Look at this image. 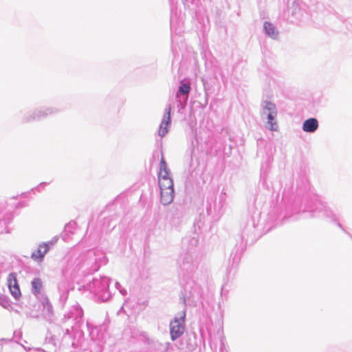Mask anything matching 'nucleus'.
<instances>
[{
	"label": "nucleus",
	"instance_id": "1",
	"mask_svg": "<svg viewBox=\"0 0 352 352\" xmlns=\"http://www.w3.org/2000/svg\"><path fill=\"white\" fill-rule=\"evenodd\" d=\"M158 183L160 188L161 202L164 205L170 204L174 198L173 182L170 177L167 164L163 156L160 164Z\"/></svg>",
	"mask_w": 352,
	"mask_h": 352
},
{
	"label": "nucleus",
	"instance_id": "2",
	"mask_svg": "<svg viewBox=\"0 0 352 352\" xmlns=\"http://www.w3.org/2000/svg\"><path fill=\"white\" fill-rule=\"evenodd\" d=\"M184 317L185 314L181 316L179 319L175 318L170 322V336L172 340H175L181 336L184 332Z\"/></svg>",
	"mask_w": 352,
	"mask_h": 352
},
{
	"label": "nucleus",
	"instance_id": "3",
	"mask_svg": "<svg viewBox=\"0 0 352 352\" xmlns=\"http://www.w3.org/2000/svg\"><path fill=\"white\" fill-rule=\"evenodd\" d=\"M8 285L12 295L16 298H19L21 296V291L18 284L16 276L14 273L9 274L8 278Z\"/></svg>",
	"mask_w": 352,
	"mask_h": 352
},
{
	"label": "nucleus",
	"instance_id": "4",
	"mask_svg": "<svg viewBox=\"0 0 352 352\" xmlns=\"http://www.w3.org/2000/svg\"><path fill=\"white\" fill-rule=\"evenodd\" d=\"M49 250V244L43 243L38 245L37 250L32 253L31 258L38 263H41Z\"/></svg>",
	"mask_w": 352,
	"mask_h": 352
},
{
	"label": "nucleus",
	"instance_id": "5",
	"mask_svg": "<svg viewBox=\"0 0 352 352\" xmlns=\"http://www.w3.org/2000/svg\"><path fill=\"white\" fill-rule=\"evenodd\" d=\"M170 111L171 108L170 107H168V108L167 109V117L166 120H164L162 122L159 129L158 133L161 137L164 136L168 131V126L170 123Z\"/></svg>",
	"mask_w": 352,
	"mask_h": 352
},
{
	"label": "nucleus",
	"instance_id": "6",
	"mask_svg": "<svg viewBox=\"0 0 352 352\" xmlns=\"http://www.w3.org/2000/svg\"><path fill=\"white\" fill-rule=\"evenodd\" d=\"M318 127V120L316 118H309L304 122L302 129L306 132H314Z\"/></svg>",
	"mask_w": 352,
	"mask_h": 352
},
{
	"label": "nucleus",
	"instance_id": "7",
	"mask_svg": "<svg viewBox=\"0 0 352 352\" xmlns=\"http://www.w3.org/2000/svg\"><path fill=\"white\" fill-rule=\"evenodd\" d=\"M264 29L266 34H267L270 36L272 37L273 38H276L278 32L276 31L274 26L272 23L265 22L264 24Z\"/></svg>",
	"mask_w": 352,
	"mask_h": 352
},
{
	"label": "nucleus",
	"instance_id": "8",
	"mask_svg": "<svg viewBox=\"0 0 352 352\" xmlns=\"http://www.w3.org/2000/svg\"><path fill=\"white\" fill-rule=\"evenodd\" d=\"M276 116V115H274L272 113H269L267 115L268 118V124H270V129L272 131H276L277 129V124L274 121V118Z\"/></svg>",
	"mask_w": 352,
	"mask_h": 352
},
{
	"label": "nucleus",
	"instance_id": "9",
	"mask_svg": "<svg viewBox=\"0 0 352 352\" xmlns=\"http://www.w3.org/2000/svg\"><path fill=\"white\" fill-rule=\"evenodd\" d=\"M32 289H33L34 292L36 294H38L40 292L41 288L42 287V283L40 279H38V278L34 279L32 282Z\"/></svg>",
	"mask_w": 352,
	"mask_h": 352
},
{
	"label": "nucleus",
	"instance_id": "10",
	"mask_svg": "<svg viewBox=\"0 0 352 352\" xmlns=\"http://www.w3.org/2000/svg\"><path fill=\"white\" fill-rule=\"evenodd\" d=\"M190 90V85L187 83H183L179 87V92L182 94H187L189 93Z\"/></svg>",
	"mask_w": 352,
	"mask_h": 352
},
{
	"label": "nucleus",
	"instance_id": "11",
	"mask_svg": "<svg viewBox=\"0 0 352 352\" xmlns=\"http://www.w3.org/2000/svg\"><path fill=\"white\" fill-rule=\"evenodd\" d=\"M265 109L269 111V113H272L274 115H276V107L273 103L267 102L265 104Z\"/></svg>",
	"mask_w": 352,
	"mask_h": 352
}]
</instances>
